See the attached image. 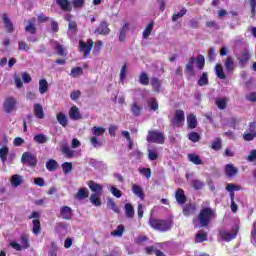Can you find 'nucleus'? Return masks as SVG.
Masks as SVG:
<instances>
[{
    "label": "nucleus",
    "instance_id": "36",
    "mask_svg": "<svg viewBox=\"0 0 256 256\" xmlns=\"http://www.w3.org/2000/svg\"><path fill=\"white\" fill-rule=\"evenodd\" d=\"M35 143H38L39 145H43L49 141V137H47L43 133L36 134L33 138Z\"/></svg>",
    "mask_w": 256,
    "mask_h": 256
},
{
    "label": "nucleus",
    "instance_id": "57",
    "mask_svg": "<svg viewBox=\"0 0 256 256\" xmlns=\"http://www.w3.org/2000/svg\"><path fill=\"white\" fill-rule=\"evenodd\" d=\"M70 3L74 9H83L85 7V0H71Z\"/></svg>",
    "mask_w": 256,
    "mask_h": 256
},
{
    "label": "nucleus",
    "instance_id": "59",
    "mask_svg": "<svg viewBox=\"0 0 256 256\" xmlns=\"http://www.w3.org/2000/svg\"><path fill=\"white\" fill-rule=\"evenodd\" d=\"M108 205L110 206L112 211H114V213L121 212V210H119V206H117V204H115V200H113V198H108Z\"/></svg>",
    "mask_w": 256,
    "mask_h": 256
},
{
    "label": "nucleus",
    "instance_id": "62",
    "mask_svg": "<svg viewBox=\"0 0 256 256\" xmlns=\"http://www.w3.org/2000/svg\"><path fill=\"white\" fill-rule=\"evenodd\" d=\"M139 173H141V175H144V177H146V179H151V168H142L139 169Z\"/></svg>",
    "mask_w": 256,
    "mask_h": 256
},
{
    "label": "nucleus",
    "instance_id": "50",
    "mask_svg": "<svg viewBox=\"0 0 256 256\" xmlns=\"http://www.w3.org/2000/svg\"><path fill=\"white\" fill-rule=\"evenodd\" d=\"M139 84L144 86L149 85V75H147V72H141L139 76Z\"/></svg>",
    "mask_w": 256,
    "mask_h": 256
},
{
    "label": "nucleus",
    "instance_id": "46",
    "mask_svg": "<svg viewBox=\"0 0 256 256\" xmlns=\"http://www.w3.org/2000/svg\"><path fill=\"white\" fill-rule=\"evenodd\" d=\"M191 187H193V189H195L196 191H199L203 189V187H205V183H203V181L199 179H193L191 180Z\"/></svg>",
    "mask_w": 256,
    "mask_h": 256
},
{
    "label": "nucleus",
    "instance_id": "28",
    "mask_svg": "<svg viewBox=\"0 0 256 256\" xmlns=\"http://www.w3.org/2000/svg\"><path fill=\"white\" fill-rule=\"evenodd\" d=\"M239 173V169L233 166V164H227L225 167V174L227 177H235Z\"/></svg>",
    "mask_w": 256,
    "mask_h": 256
},
{
    "label": "nucleus",
    "instance_id": "17",
    "mask_svg": "<svg viewBox=\"0 0 256 256\" xmlns=\"http://www.w3.org/2000/svg\"><path fill=\"white\" fill-rule=\"evenodd\" d=\"M175 199L179 205H185L187 203V196L185 195V190L181 188L176 190Z\"/></svg>",
    "mask_w": 256,
    "mask_h": 256
},
{
    "label": "nucleus",
    "instance_id": "12",
    "mask_svg": "<svg viewBox=\"0 0 256 256\" xmlns=\"http://www.w3.org/2000/svg\"><path fill=\"white\" fill-rule=\"evenodd\" d=\"M87 185L90 189V191H92V195H101V193H103V185L93 181V180H89L87 182Z\"/></svg>",
    "mask_w": 256,
    "mask_h": 256
},
{
    "label": "nucleus",
    "instance_id": "54",
    "mask_svg": "<svg viewBox=\"0 0 256 256\" xmlns=\"http://www.w3.org/2000/svg\"><path fill=\"white\" fill-rule=\"evenodd\" d=\"M189 141H192V143H199L201 141V135L197 132H190L188 134Z\"/></svg>",
    "mask_w": 256,
    "mask_h": 256
},
{
    "label": "nucleus",
    "instance_id": "32",
    "mask_svg": "<svg viewBox=\"0 0 256 256\" xmlns=\"http://www.w3.org/2000/svg\"><path fill=\"white\" fill-rule=\"evenodd\" d=\"M34 115L37 119H44L45 111H43V106H41V104H34Z\"/></svg>",
    "mask_w": 256,
    "mask_h": 256
},
{
    "label": "nucleus",
    "instance_id": "14",
    "mask_svg": "<svg viewBox=\"0 0 256 256\" xmlns=\"http://www.w3.org/2000/svg\"><path fill=\"white\" fill-rule=\"evenodd\" d=\"M60 217L65 221H71L73 219V209L69 206H62L60 208Z\"/></svg>",
    "mask_w": 256,
    "mask_h": 256
},
{
    "label": "nucleus",
    "instance_id": "55",
    "mask_svg": "<svg viewBox=\"0 0 256 256\" xmlns=\"http://www.w3.org/2000/svg\"><path fill=\"white\" fill-rule=\"evenodd\" d=\"M185 15H187V8H182L178 13L173 14L172 21L175 23V21L185 17Z\"/></svg>",
    "mask_w": 256,
    "mask_h": 256
},
{
    "label": "nucleus",
    "instance_id": "4",
    "mask_svg": "<svg viewBox=\"0 0 256 256\" xmlns=\"http://www.w3.org/2000/svg\"><path fill=\"white\" fill-rule=\"evenodd\" d=\"M146 141L148 143H157L158 145H163L165 143V135L163 132L157 130H149L146 136Z\"/></svg>",
    "mask_w": 256,
    "mask_h": 256
},
{
    "label": "nucleus",
    "instance_id": "26",
    "mask_svg": "<svg viewBox=\"0 0 256 256\" xmlns=\"http://www.w3.org/2000/svg\"><path fill=\"white\" fill-rule=\"evenodd\" d=\"M209 239V235L205 230H199L198 233L195 235V243H204Z\"/></svg>",
    "mask_w": 256,
    "mask_h": 256
},
{
    "label": "nucleus",
    "instance_id": "56",
    "mask_svg": "<svg viewBox=\"0 0 256 256\" xmlns=\"http://www.w3.org/2000/svg\"><path fill=\"white\" fill-rule=\"evenodd\" d=\"M98 194H91L90 201L92 205H95V207H101L102 202L101 198L97 196Z\"/></svg>",
    "mask_w": 256,
    "mask_h": 256
},
{
    "label": "nucleus",
    "instance_id": "44",
    "mask_svg": "<svg viewBox=\"0 0 256 256\" xmlns=\"http://www.w3.org/2000/svg\"><path fill=\"white\" fill-rule=\"evenodd\" d=\"M10 183H11L12 187H19V185H21V183H23V178L21 176H19L18 174H14L11 177Z\"/></svg>",
    "mask_w": 256,
    "mask_h": 256
},
{
    "label": "nucleus",
    "instance_id": "16",
    "mask_svg": "<svg viewBox=\"0 0 256 256\" xmlns=\"http://www.w3.org/2000/svg\"><path fill=\"white\" fill-rule=\"evenodd\" d=\"M150 85L155 93H161V88L163 87V80L157 77H152L150 79Z\"/></svg>",
    "mask_w": 256,
    "mask_h": 256
},
{
    "label": "nucleus",
    "instance_id": "29",
    "mask_svg": "<svg viewBox=\"0 0 256 256\" xmlns=\"http://www.w3.org/2000/svg\"><path fill=\"white\" fill-rule=\"evenodd\" d=\"M129 32V23H124L123 27L120 29L119 33V41L121 43H125V39L127 37V33Z\"/></svg>",
    "mask_w": 256,
    "mask_h": 256
},
{
    "label": "nucleus",
    "instance_id": "52",
    "mask_svg": "<svg viewBox=\"0 0 256 256\" xmlns=\"http://www.w3.org/2000/svg\"><path fill=\"white\" fill-rule=\"evenodd\" d=\"M62 170H63L64 175H69V173H71V171H73V163L64 162L62 164Z\"/></svg>",
    "mask_w": 256,
    "mask_h": 256
},
{
    "label": "nucleus",
    "instance_id": "58",
    "mask_svg": "<svg viewBox=\"0 0 256 256\" xmlns=\"http://www.w3.org/2000/svg\"><path fill=\"white\" fill-rule=\"evenodd\" d=\"M70 75L73 78L81 77V75H83V68H81V67H74V68H72V70L70 72Z\"/></svg>",
    "mask_w": 256,
    "mask_h": 256
},
{
    "label": "nucleus",
    "instance_id": "35",
    "mask_svg": "<svg viewBox=\"0 0 256 256\" xmlns=\"http://www.w3.org/2000/svg\"><path fill=\"white\" fill-rule=\"evenodd\" d=\"M174 121L176 125H179L185 121V112L183 110H176L174 115Z\"/></svg>",
    "mask_w": 256,
    "mask_h": 256
},
{
    "label": "nucleus",
    "instance_id": "39",
    "mask_svg": "<svg viewBox=\"0 0 256 256\" xmlns=\"http://www.w3.org/2000/svg\"><path fill=\"white\" fill-rule=\"evenodd\" d=\"M215 74L218 77V79H227V76L225 75V72L223 71V65L216 64L215 65Z\"/></svg>",
    "mask_w": 256,
    "mask_h": 256
},
{
    "label": "nucleus",
    "instance_id": "33",
    "mask_svg": "<svg viewBox=\"0 0 256 256\" xmlns=\"http://www.w3.org/2000/svg\"><path fill=\"white\" fill-rule=\"evenodd\" d=\"M224 67L228 73L233 72L235 69V62H233V58L231 56L227 57L224 61Z\"/></svg>",
    "mask_w": 256,
    "mask_h": 256
},
{
    "label": "nucleus",
    "instance_id": "2",
    "mask_svg": "<svg viewBox=\"0 0 256 256\" xmlns=\"http://www.w3.org/2000/svg\"><path fill=\"white\" fill-rule=\"evenodd\" d=\"M215 219V210L211 207H204L198 214V222L200 227H209L211 221Z\"/></svg>",
    "mask_w": 256,
    "mask_h": 256
},
{
    "label": "nucleus",
    "instance_id": "27",
    "mask_svg": "<svg viewBox=\"0 0 256 256\" xmlns=\"http://www.w3.org/2000/svg\"><path fill=\"white\" fill-rule=\"evenodd\" d=\"M153 27H155V22L151 21L147 24L146 28L142 32L143 39H149V36L153 33Z\"/></svg>",
    "mask_w": 256,
    "mask_h": 256
},
{
    "label": "nucleus",
    "instance_id": "53",
    "mask_svg": "<svg viewBox=\"0 0 256 256\" xmlns=\"http://www.w3.org/2000/svg\"><path fill=\"white\" fill-rule=\"evenodd\" d=\"M90 143H91L92 147H94L95 149H97L99 147H103V142H101L99 140L98 136L90 137Z\"/></svg>",
    "mask_w": 256,
    "mask_h": 256
},
{
    "label": "nucleus",
    "instance_id": "24",
    "mask_svg": "<svg viewBox=\"0 0 256 256\" xmlns=\"http://www.w3.org/2000/svg\"><path fill=\"white\" fill-rule=\"evenodd\" d=\"M88 197L89 190L86 187L78 189V192L75 195V199H78V201H83V199H87Z\"/></svg>",
    "mask_w": 256,
    "mask_h": 256
},
{
    "label": "nucleus",
    "instance_id": "21",
    "mask_svg": "<svg viewBox=\"0 0 256 256\" xmlns=\"http://www.w3.org/2000/svg\"><path fill=\"white\" fill-rule=\"evenodd\" d=\"M69 117L73 121H79V119H82L81 112L79 111V108L77 106H72L69 110Z\"/></svg>",
    "mask_w": 256,
    "mask_h": 256
},
{
    "label": "nucleus",
    "instance_id": "43",
    "mask_svg": "<svg viewBox=\"0 0 256 256\" xmlns=\"http://www.w3.org/2000/svg\"><path fill=\"white\" fill-rule=\"evenodd\" d=\"M58 168H59V163L56 160L49 159L46 162V169H48L49 171H57Z\"/></svg>",
    "mask_w": 256,
    "mask_h": 256
},
{
    "label": "nucleus",
    "instance_id": "42",
    "mask_svg": "<svg viewBox=\"0 0 256 256\" xmlns=\"http://www.w3.org/2000/svg\"><path fill=\"white\" fill-rule=\"evenodd\" d=\"M106 129L104 127L94 126L91 129V133L94 137H101V135H105Z\"/></svg>",
    "mask_w": 256,
    "mask_h": 256
},
{
    "label": "nucleus",
    "instance_id": "18",
    "mask_svg": "<svg viewBox=\"0 0 256 256\" xmlns=\"http://www.w3.org/2000/svg\"><path fill=\"white\" fill-rule=\"evenodd\" d=\"M60 151L67 157L68 159H73L75 157V151L69 147V144L64 143L60 146Z\"/></svg>",
    "mask_w": 256,
    "mask_h": 256
},
{
    "label": "nucleus",
    "instance_id": "64",
    "mask_svg": "<svg viewBox=\"0 0 256 256\" xmlns=\"http://www.w3.org/2000/svg\"><path fill=\"white\" fill-rule=\"evenodd\" d=\"M48 256H57V246L52 242L51 249L48 251Z\"/></svg>",
    "mask_w": 256,
    "mask_h": 256
},
{
    "label": "nucleus",
    "instance_id": "7",
    "mask_svg": "<svg viewBox=\"0 0 256 256\" xmlns=\"http://www.w3.org/2000/svg\"><path fill=\"white\" fill-rule=\"evenodd\" d=\"M237 235H239V226L232 228V232H228L225 230L220 231L221 239L226 242L233 241V239L237 238Z\"/></svg>",
    "mask_w": 256,
    "mask_h": 256
},
{
    "label": "nucleus",
    "instance_id": "30",
    "mask_svg": "<svg viewBox=\"0 0 256 256\" xmlns=\"http://www.w3.org/2000/svg\"><path fill=\"white\" fill-rule=\"evenodd\" d=\"M56 119L62 127H67V125H69V120L67 119V115H65V113L63 112H59L56 115Z\"/></svg>",
    "mask_w": 256,
    "mask_h": 256
},
{
    "label": "nucleus",
    "instance_id": "63",
    "mask_svg": "<svg viewBox=\"0 0 256 256\" xmlns=\"http://www.w3.org/2000/svg\"><path fill=\"white\" fill-rule=\"evenodd\" d=\"M255 137H256V132L246 133L243 135L244 141H253V139H255Z\"/></svg>",
    "mask_w": 256,
    "mask_h": 256
},
{
    "label": "nucleus",
    "instance_id": "40",
    "mask_svg": "<svg viewBox=\"0 0 256 256\" xmlns=\"http://www.w3.org/2000/svg\"><path fill=\"white\" fill-rule=\"evenodd\" d=\"M20 243H21L22 249H29V247H31V243H29V235L22 234L20 236Z\"/></svg>",
    "mask_w": 256,
    "mask_h": 256
},
{
    "label": "nucleus",
    "instance_id": "15",
    "mask_svg": "<svg viewBox=\"0 0 256 256\" xmlns=\"http://www.w3.org/2000/svg\"><path fill=\"white\" fill-rule=\"evenodd\" d=\"M2 21L4 23V27L7 31V33H14L15 27L13 26V21L9 18L7 13L2 14Z\"/></svg>",
    "mask_w": 256,
    "mask_h": 256
},
{
    "label": "nucleus",
    "instance_id": "34",
    "mask_svg": "<svg viewBox=\"0 0 256 256\" xmlns=\"http://www.w3.org/2000/svg\"><path fill=\"white\" fill-rule=\"evenodd\" d=\"M131 113L134 117H139L143 113V106H140L137 102L131 105Z\"/></svg>",
    "mask_w": 256,
    "mask_h": 256
},
{
    "label": "nucleus",
    "instance_id": "38",
    "mask_svg": "<svg viewBox=\"0 0 256 256\" xmlns=\"http://www.w3.org/2000/svg\"><path fill=\"white\" fill-rule=\"evenodd\" d=\"M188 129H196L197 128V116L194 114H190L187 117Z\"/></svg>",
    "mask_w": 256,
    "mask_h": 256
},
{
    "label": "nucleus",
    "instance_id": "20",
    "mask_svg": "<svg viewBox=\"0 0 256 256\" xmlns=\"http://www.w3.org/2000/svg\"><path fill=\"white\" fill-rule=\"evenodd\" d=\"M35 18L28 20L27 25L25 26L24 30L26 33H30V35L37 34V26H35Z\"/></svg>",
    "mask_w": 256,
    "mask_h": 256
},
{
    "label": "nucleus",
    "instance_id": "47",
    "mask_svg": "<svg viewBox=\"0 0 256 256\" xmlns=\"http://www.w3.org/2000/svg\"><path fill=\"white\" fill-rule=\"evenodd\" d=\"M199 87H205V85H209V76L207 72H203L201 77L198 80Z\"/></svg>",
    "mask_w": 256,
    "mask_h": 256
},
{
    "label": "nucleus",
    "instance_id": "23",
    "mask_svg": "<svg viewBox=\"0 0 256 256\" xmlns=\"http://www.w3.org/2000/svg\"><path fill=\"white\" fill-rule=\"evenodd\" d=\"M227 103H229V98L227 97L215 99V105L220 109V111L227 109Z\"/></svg>",
    "mask_w": 256,
    "mask_h": 256
},
{
    "label": "nucleus",
    "instance_id": "49",
    "mask_svg": "<svg viewBox=\"0 0 256 256\" xmlns=\"http://www.w3.org/2000/svg\"><path fill=\"white\" fill-rule=\"evenodd\" d=\"M9 155V147L3 146L0 148V159L2 163H5L7 161V156Z\"/></svg>",
    "mask_w": 256,
    "mask_h": 256
},
{
    "label": "nucleus",
    "instance_id": "45",
    "mask_svg": "<svg viewBox=\"0 0 256 256\" xmlns=\"http://www.w3.org/2000/svg\"><path fill=\"white\" fill-rule=\"evenodd\" d=\"M188 159L194 165H203V160H201V157L197 154H188Z\"/></svg>",
    "mask_w": 256,
    "mask_h": 256
},
{
    "label": "nucleus",
    "instance_id": "51",
    "mask_svg": "<svg viewBox=\"0 0 256 256\" xmlns=\"http://www.w3.org/2000/svg\"><path fill=\"white\" fill-rule=\"evenodd\" d=\"M148 159L150 161H157V159H159V153H157V148L148 149Z\"/></svg>",
    "mask_w": 256,
    "mask_h": 256
},
{
    "label": "nucleus",
    "instance_id": "22",
    "mask_svg": "<svg viewBox=\"0 0 256 256\" xmlns=\"http://www.w3.org/2000/svg\"><path fill=\"white\" fill-rule=\"evenodd\" d=\"M241 186L236 184H227L226 191L230 192V202L235 201V192L234 191H240Z\"/></svg>",
    "mask_w": 256,
    "mask_h": 256
},
{
    "label": "nucleus",
    "instance_id": "5",
    "mask_svg": "<svg viewBox=\"0 0 256 256\" xmlns=\"http://www.w3.org/2000/svg\"><path fill=\"white\" fill-rule=\"evenodd\" d=\"M28 219L32 220V233L34 235H39L41 233V214L37 211H33L30 216H28Z\"/></svg>",
    "mask_w": 256,
    "mask_h": 256
},
{
    "label": "nucleus",
    "instance_id": "8",
    "mask_svg": "<svg viewBox=\"0 0 256 256\" xmlns=\"http://www.w3.org/2000/svg\"><path fill=\"white\" fill-rule=\"evenodd\" d=\"M22 163H27L28 167H37V156L31 152H24L21 157Z\"/></svg>",
    "mask_w": 256,
    "mask_h": 256
},
{
    "label": "nucleus",
    "instance_id": "19",
    "mask_svg": "<svg viewBox=\"0 0 256 256\" xmlns=\"http://www.w3.org/2000/svg\"><path fill=\"white\" fill-rule=\"evenodd\" d=\"M96 33L99 35H109V33H111V29H109V23H107V21H102L96 28Z\"/></svg>",
    "mask_w": 256,
    "mask_h": 256
},
{
    "label": "nucleus",
    "instance_id": "25",
    "mask_svg": "<svg viewBox=\"0 0 256 256\" xmlns=\"http://www.w3.org/2000/svg\"><path fill=\"white\" fill-rule=\"evenodd\" d=\"M132 193H134L136 197H139L141 201L145 199V192L143 191V188L137 184L132 185Z\"/></svg>",
    "mask_w": 256,
    "mask_h": 256
},
{
    "label": "nucleus",
    "instance_id": "31",
    "mask_svg": "<svg viewBox=\"0 0 256 256\" xmlns=\"http://www.w3.org/2000/svg\"><path fill=\"white\" fill-rule=\"evenodd\" d=\"M125 209V215L128 219H133L135 216V208L131 203H126L124 206Z\"/></svg>",
    "mask_w": 256,
    "mask_h": 256
},
{
    "label": "nucleus",
    "instance_id": "9",
    "mask_svg": "<svg viewBox=\"0 0 256 256\" xmlns=\"http://www.w3.org/2000/svg\"><path fill=\"white\" fill-rule=\"evenodd\" d=\"M238 63L240 67L245 68L247 66V63L251 60V53L249 50H244L240 53V55L237 57Z\"/></svg>",
    "mask_w": 256,
    "mask_h": 256
},
{
    "label": "nucleus",
    "instance_id": "1",
    "mask_svg": "<svg viewBox=\"0 0 256 256\" xmlns=\"http://www.w3.org/2000/svg\"><path fill=\"white\" fill-rule=\"evenodd\" d=\"M148 223L152 229L160 231V233H167L173 229V218L156 219L151 217Z\"/></svg>",
    "mask_w": 256,
    "mask_h": 256
},
{
    "label": "nucleus",
    "instance_id": "48",
    "mask_svg": "<svg viewBox=\"0 0 256 256\" xmlns=\"http://www.w3.org/2000/svg\"><path fill=\"white\" fill-rule=\"evenodd\" d=\"M124 232H125V226H123V224H120L117 226L116 230L111 232V235L113 237H123Z\"/></svg>",
    "mask_w": 256,
    "mask_h": 256
},
{
    "label": "nucleus",
    "instance_id": "60",
    "mask_svg": "<svg viewBox=\"0 0 256 256\" xmlns=\"http://www.w3.org/2000/svg\"><path fill=\"white\" fill-rule=\"evenodd\" d=\"M213 151H221V138H216L211 144Z\"/></svg>",
    "mask_w": 256,
    "mask_h": 256
},
{
    "label": "nucleus",
    "instance_id": "37",
    "mask_svg": "<svg viewBox=\"0 0 256 256\" xmlns=\"http://www.w3.org/2000/svg\"><path fill=\"white\" fill-rule=\"evenodd\" d=\"M49 91V82H47V79H40L39 80V93L41 95H45V92Z\"/></svg>",
    "mask_w": 256,
    "mask_h": 256
},
{
    "label": "nucleus",
    "instance_id": "6",
    "mask_svg": "<svg viewBox=\"0 0 256 256\" xmlns=\"http://www.w3.org/2000/svg\"><path fill=\"white\" fill-rule=\"evenodd\" d=\"M93 45H95V42H93L91 39H88L86 42L83 40L79 41V51L80 53H84V59H87V57L91 55Z\"/></svg>",
    "mask_w": 256,
    "mask_h": 256
},
{
    "label": "nucleus",
    "instance_id": "11",
    "mask_svg": "<svg viewBox=\"0 0 256 256\" xmlns=\"http://www.w3.org/2000/svg\"><path fill=\"white\" fill-rule=\"evenodd\" d=\"M182 213L185 217H191V215H195L197 213V204L188 203L183 206Z\"/></svg>",
    "mask_w": 256,
    "mask_h": 256
},
{
    "label": "nucleus",
    "instance_id": "10",
    "mask_svg": "<svg viewBox=\"0 0 256 256\" xmlns=\"http://www.w3.org/2000/svg\"><path fill=\"white\" fill-rule=\"evenodd\" d=\"M17 105V100L13 97H7L4 101L3 107L6 113H13Z\"/></svg>",
    "mask_w": 256,
    "mask_h": 256
},
{
    "label": "nucleus",
    "instance_id": "3",
    "mask_svg": "<svg viewBox=\"0 0 256 256\" xmlns=\"http://www.w3.org/2000/svg\"><path fill=\"white\" fill-rule=\"evenodd\" d=\"M197 65V69L200 71H203L205 69V56L198 55V57H190L188 63L185 66V73H190V75H193V65Z\"/></svg>",
    "mask_w": 256,
    "mask_h": 256
},
{
    "label": "nucleus",
    "instance_id": "13",
    "mask_svg": "<svg viewBox=\"0 0 256 256\" xmlns=\"http://www.w3.org/2000/svg\"><path fill=\"white\" fill-rule=\"evenodd\" d=\"M56 5H58L64 13H71L73 11V6L69 0H56Z\"/></svg>",
    "mask_w": 256,
    "mask_h": 256
},
{
    "label": "nucleus",
    "instance_id": "61",
    "mask_svg": "<svg viewBox=\"0 0 256 256\" xmlns=\"http://www.w3.org/2000/svg\"><path fill=\"white\" fill-rule=\"evenodd\" d=\"M18 51H29V49H31V47H29V44H27V42L25 41H18Z\"/></svg>",
    "mask_w": 256,
    "mask_h": 256
},
{
    "label": "nucleus",
    "instance_id": "41",
    "mask_svg": "<svg viewBox=\"0 0 256 256\" xmlns=\"http://www.w3.org/2000/svg\"><path fill=\"white\" fill-rule=\"evenodd\" d=\"M150 111H157L159 109V103L157 102V99L155 98H149L146 101Z\"/></svg>",
    "mask_w": 256,
    "mask_h": 256
}]
</instances>
